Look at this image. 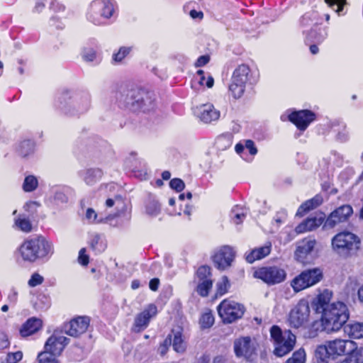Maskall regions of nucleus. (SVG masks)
Returning a JSON list of instances; mask_svg holds the SVG:
<instances>
[{
    "mask_svg": "<svg viewBox=\"0 0 363 363\" xmlns=\"http://www.w3.org/2000/svg\"><path fill=\"white\" fill-rule=\"evenodd\" d=\"M116 98L121 106L133 112H148L155 106L154 94L143 89H123Z\"/></svg>",
    "mask_w": 363,
    "mask_h": 363,
    "instance_id": "f257e3e1",
    "label": "nucleus"
},
{
    "mask_svg": "<svg viewBox=\"0 0 363 363\" xmlns=\"http://www.w3.org/2000/svg\"><path fill=\"white\" fill-rule=\"evenodd\" d=\"M116 98L121 106L133 112H148L155 106L154 94L143 89H123Z\"/></svg>",
    "mask_w": 363,
    "mask_h": 363,
    "instance_id": "f03ea898",
    "label": "nucleus"
},
{
    "mask_svg": "<svg viewBox=\"0 0 363 363\" xmlns=\"http://www.w3.org/2000/svg\"><path fill=\"white\" fill-rule=\"evenodd\" d=\"M356 349V342L352 340L336 339L318 345L315 350L317 363H334L338 357Z\"/></svg>",
    "mask_w": 363,
    "mask_h": 363,
    "instance_id": "7ed1b4c3",
    "label": "nucleus"
},
{
    "mask_svg": "<svg viewBox=\"0 0 363 363\" xmlns=\"http://www.w3.org/2000/svg\"><path fill=\"white\" fill-rule=\"evenodd\" d=\"M350 318V312L346 304L337 301L325 309L322 313L321 323L323 330L330 333L340 330Z\"/></svg>",
    "mask_w": 363,
    "mask_h": 363,
    "instance_id": "20e7f679",
    "label": "nucleus"
},
{
    "mask_svg": "<svg viewBox=\"0 0 363 363\" xmlns=\"http://www.w3.org/2000/svg\"><path fill=\"white\" fill-rule=\"evenodd\" d=\"M331 244L333 250L337 255L347 259L357 252L360 247V239L351 232L343 231L333 238Z\"/></svg>",
    "mask_w": 363,
    "mask_h": 363,
    "instance_id": "39448f33",
    "label": "nucleus"
},
{
    "mask_svg": "<svg viewBox=\"0 0 363 363\" xmlns=\"http://www.w3.org/2000/svg\"><path fill=\"white\" fill-rule=\"evenodd\" d=\"M271 339L274 345V354L283 357L289 353L294 347L296 337L289 330L282 331L277 325L270 328Z\"/></svg>",
    "mask_w": 363,
    "mask_h": 363,
    "instance_id": "423d86ee",
    "label": "nucleus"
},
{
    "mask_svg": "<svg viewBox=\"0 0 363 363\" xmlns=\"http://www.w3.org/2000/svg\"><path fill=\"white\" fill-rule=\"evenodd\" d=\"M323 277L320 268L308 269L295 277L291 281V286L294 291L298 292L318 284Z\"/></svg>",
    "mask_w": 363,
    "mask_h": 363,
    "instance_id": "0eeeda50",
    "label": "nucleus"
},
{
    "mask_svg": "<svg viewBox=\"0 0 363 363\" xmlns=\"http://www.w3.org/2000/svg\"><path fill=\"white\" fill-rule=\"evenodd\" d=\"M218 313L225 323H232L241 318L245 313L243 305L225 299L217 307Z\"/></svg>",
    "mask_w": 363,
    "mask_h": 363,
    "instance_id": "6e6552de",
    "label": "nucleus"
},
{
    "mask_svg": "<svg viewBox=\"0 0 363 363\" xmlns=\"http://www.w3.org/2000/svg\"><path fill=\"white\" fill-rule=\"evenodd\" d=\"M233 349L238 357L253 360L257 357V344L250 337H240L233 342Z\"/></svg>",
    "mask_w": 363,
    "mask_h": 363,
    "instance_id": "1a4fd4ad",
    "label": "nucleus"
},
{
    "mask_svg": "<svg viewBox=\"0 0 363 363\" xmlns=\"http://www.w3.org/2000/svg\"><path fill=\"white\" fill-rule=\"evenodd\" d=\"M310 315V307L306 301L301 300L290 311L289 323L294 328H299L306 325Z\"/></svg>",
    "mask_w": 363,
    "mask_h": 363,
    "instance_id": "9d476101",
    "label": "nucleus"
},
{
    "mask_svg": "<svg viewBox=\"0 0 363 363\" xmlns=\"http://www.w3.org/2000/svg\"><path fill=\"white\" fill-rule=\"evenodd\" d=\"M255 276L268 284H279L286 279V272L277 266L261 267L255 272Z\"/></svg>",
    "mask_w": 363,
    "mask_h": 363,
    "instance_id": "9b49d317",
    "label": "nucleus"
},
{
    "mask_svg": "<svg viewBox=\"0 0 363 363\" xmlns=\"http://www.w3.org/2000/svg\"><path fill=\"white\" fill-rule=\"evenodd\" d=\"M235 257V252L233 249L225 245L215 252L212 259L215 267L219 270H225L232 265Z\"/></svg>",
    "mask_w": 363,
    "mask_h": 363,
    "instance_id": "f8f14e48",
    "label": "nucleus"
},
{
    "mask_svg": "<svg viewBox=\"0 0 363 363\" xmlns=\"http://www.w3.org/2000/svg\"><path fill=\"white\" fill-rule=\"evenodd\" d=\"M353 210L350 205H342L328 216L323 224V228L331 229L335 228L337 224L345 222L351 216Z\"/></svg>",
    "mask_w": 363,
    "mask_h": 363,
    "instance_id": "ddd939ff",
    "label": "nucleus"
},
{
    "mask_svg": "<svg viewBox=\"0 0 363 363\" xmlns=\"http://www.w3.org/2000/svg\"><path fill=\"white\" fill-rule=\"evenodd\" d=\"M69 342V338L62 335L61 333L55 331L45 342V350L54 354L60 355Z\"/></svg>",
    "mask_w": 363,
    "mask_h": 363,
    "instance_id": "4468645a",
    "label": "nucleus"
},
{
    "mask_svg": "<svg viewBox=\"0 0 363 363\" xmlns=\"http://www.w3.org/2000/svg\"><path fill=\"white\" fill-rule=\"evenodd\" d=\"M89 322V318L86 316L75 318L64 325L65 333L69 336L77 337L86 331Z\"/></svg>",
    "mask_w": 363,
    "mask_h": 363,
    "instance_id": "2eb2a0df",
    "label": "nucleus"
},
{
    "mask_svg": "<svg viewBox=\"0 0 363 363\" xmlns=\"http://www.w3.org/2000/svg\"><path fill=\"white\" fill-rule=\"evenodd\" d=\"M316 240L311 238H306L297 242L296 250L295 251L296 259L301 262H307V258L312 253Z\"/></svg>",
    "mask_w": 363,
    "mask_h": 363,
    "instance_id": "dca6fc26",
    "label": "nucleus"
},
{
    "mask_svg": "<svg viewBox=\"0 0 363 363\" xmlns=\"http://www.w3.org/2000/svg\"><path fill=\"white\" fill-rule=\"evenodd\" d=\"M289 117V120L301 130H306L308 125L315 120L314 113L308 110L293 112Z\"/></svg>",
    "mask_w": 363,
    "mask_h": 363,
    "instance_id": "f3484780",
    "label": "nucleus"
},
{
    "mask_svg": "<svg viewBox=\"0 0 363 363\" xmlns=\"http://www.w3.org/2000/svg\"><path fill=\"white\" fill-rule=\"evenodd\" d=\"M196 114L206 123L216 121L220 117V112L212 104H203L196 108Z\"/></svg>",
    "mask_w": 363,
    "mask_h": 363,
    "instance_id": "a211bd4d",
    "label": "nucleus"
},
{
    "mask_svg": "<svg viewBox=\"0 0 363 363\" xmlns=\"http://www.w3.org/2000/svg\"><path fill=\"white\" fill-rule=\"evenodd\" d=\"M91 9L94 13L109 18L114 11L113 3L111 0H96L91 3Z\"/></svg>",
    "mask_w": 363,
    "mask_h": 363,
    "instance_id": "6ab92c4d",
    "label": "nucleus"
},
{
    "mask_svg": "<svg viewBox=\"0 0 363 363\" xmlns=\"http://www.w3.org/2000/svg\"><path fill=\"white\" fill-rule=\"evenodd\" d=\"M157 307L154 304H150L143 311L139 313L135 318L134 325L137 331L145 328L150 319L156 315Z\"/></svg>",
    "mask_w": 363,
    "mask_h": 363,
    "instance_id": "aec40b11",
    "label": "nucleus"
},
{
    "mask_svg": "<svg viewBox=\"0 0 363 363\" xmlns=\"http://www.w3.org/2000/svg\"><path fill=\"white\" fill-rule=\"evenodd\" d=\"M38 258H45L49 257L53 253V245L43 236H38L33 238Z\"/></svg>",
    "mask_w": 363,
    "mask_h": 363,
    "instance_id": "412c9836",
    "label": "nucleus"
},
{
    "mask_svg": "<svg viewBox=\"0 0 363 363\" xmlns=\"http://www.w3.org/2000/svg\"><path fill=\"white\" fill-rule=\"evenodd\" d=\"M325 221L324 214H320L318 216L308 218L303 220L301 223L296 227V232L297 233H303L306 231L313 230Z\"/></svg>",
    "mask_w": 363,
    "mask_h": 363,
    "instance_id": "4be33fe9",
    "label": "nucleus"
},
{
    "mask_svg": "<svg viewBox=\"0 0 363 363\" xmlns=\"http://www.w3.org/2000/svg\"><path fill=\"white\" fill-rule=\"evenodd\" d=\"M272 249L270 242L266 243L264 246L255 247L245 253V259L248 263H253L257 260L262 259L269 255Z\"/></svg>",
    "mask_w": 363,
    "mask_h": 363,
    "instance_id": "5701e85b",
    "label": "nucleus"
},
{
    "mask_svg": "<svg viewBox=\"0 0 363 363\" xmlns=\"http://www.w3.org/2000/svg\"><path fill=\"white\" fill-rule=\"evenodd\" d=\"M20 252L26 261L35 262L38 259L33 238L26 240L21 245Z\"/></svg>",
    "mask_w": 363,
    "mask_h": 363,
    "instance_id": "b1692460",
    "label": "nucleus"
},
{
    "mask_svg": "<svg viewBox=\"0 0 363 363\" xmlns=\"http://www.w3.org/2000/svg\"><path fill=\"white\" fill-rule=\"evenodd\" d=\"M42 327V321L36 318H29L21 327L20 333L22 337L31 335Z\"/></svg>",
    "mask_w": 363,
    "mask_h": 363,
    "instance_id": "393cba45",
    "label": "nucleus"
},
{
    "mask_svg": "<svg viewBox=\"0 0 363 363\" xmlns=\"http://www.w3.org/2000/svg\"><path fill=\"white\" fill-rule=\"evenodd\" d=\"M332 292L329 290H325L323 293L320 294L313 302L315 311L318 313H323L325 309L332 305L330 303L332 298Z\"/></svg>",
    "mask_w": 363,
    "mask_h": 363,
    "instance_id": "a878e982",
    "label": "nucleus"
},
{
    "mask_svg": "<svg viewBox=\"0 0 363 363\" xmlns=\"http://www.w3.org/2000/svg\"><path fill=\"white\" fill-rule=\"evenodd\" d=\"M323 201V198L320 195H316L311 199L307 200L299 206L296 216H303L306 212L319 206Z\"/></svg>",
    "mask_w": 363,
    "mask_h": 363,
    "instance_id": "bb28decb",
    "label": "nucleus"
},
{
    "mask_svg": "<svg viewBox=\"0 0 363 363\" xmlns=\"http://www.w3.org/2000/svg\"><path fill=\"white\" fill-rule=\"evenodd\" d=\"M250 69L246 65H239L233 72L231 79L246 84L249 80Z\"/></svg>",
    "mask_w": 363,
    "mask_h": 363,
    "instance_id": "cd10ccee",
    "label": "nucleus"
},
{
    "mask_svg": "<svg viewBox=\"0 0 363 363\" xmlns=\"http://www.w3.org/2000/svg\"><path fill=\"white\" fill-rule=\"evenodd\" d=\"M345 333L354 339L363 338V322H354L344 327Z\"/></svg>",
    "mask_w": 363,
    "mask_h": 363,
    "instance_id": "c85d7f7f",
    "label": "nucleus"
},
{
    "mask_svg": "<svg viewBox=\"0 0 363 363\" xmlns=\"http://www.w3.org/2000/svg\"><path fill=\"white\" fill-rule=\"evenodd\" d=\"M172 347L177 352H183L186 349L185 343L182 337L180 328L177 330H172Z\"/></svg>",
    "mask_w": 363,
    "mask_h": 363,
    "instance_id": "c756f323",
    "label": "nucleus"
},
{
    "mask_svg": "<svg viewBox=\"0 0 363 363\" xmlns=\"http://www.w3.org/2000/svg\"><path fill=\"white\" fill-rule=\"evenodd\" d=\"M348 356L340 363H363V347H357L347 353Z\"/></svg>",
    "mask_w": 363,
    "mask_h": 363,
    "instance_id": "7c9ffc66",
    "label": "nucleus"
},
{
    "mask_svg": "<svg viewBox=\"0 0 363 363\" xmlns=\"http://www.w3.org/2000/svg\"><path fill=\"white\" fill-rule=\"evenodd\" d=\"M89 245L91 248L97 253H101L105 250L106 244L104 242L101 235L94 233L91 235Z\"/></svg>",
    "mask_w": 363,
    "mask_h": 363,
    "instance_id": "2f4dec72",
    "label": "nucleus"
},
{
    "mask_svg": "<svg viewBox=\"0 0 363 363\" xmlns=\"http://www.w3.org/2000/svg\"><path fill=\"white\" fill-rule=\"evenodd\" d=\"M233 136L231 133H226L218 136L216 140V147L218 150L224 151L233 144Z\"/></svg>",
    "mask_w": 363,
    "mask_h": 363,
    "instance_id": "473e14b6",
    "label": "nucleus"
},
{
    "mask_svg": "<svg viewBox=\"0 0 363 363\" xmlns=\"http://www.w3.org/2000/svg\"><path fill=\"white\" fill-rule=\"evenodd\" d=\"M246 84L240 83L231 79L228 86V90L232 96L235 99H240L244 94Z\"/></svg>",
    "mask_w": 363,
    "mask_h": 363,
    "instance_id": "72a5a7b5",
    "label": "nucleus"
},
{
    "mask_svg": "<svg viewBox=\"0 0 363 363\" xmlns=\"http://www.w3.org/2000/svg\"><path fill=\"white\" fill-rule=\"evenodd\" d=\"M102 176V172L99 169H87L84 176V180L88 185L94 184Z\"/></svg>",
    "mask_w": 363,
    "mask_h": 363,
    "instance_id": "f704fd0d",
    "label": "nucleus"
},
{
    "mask_svg": "<svg viewBox=\"0 0 363 363\" xmlns=\"http://www.w3.org/2000/svg\"><path fill=\"white\" fill-rule=\"evenodd\" d=\"M212 286V280L199 281V284L196 287V291L200 296L206 297L208 295Z\"/></svg>",
    "mask_w": 363,
    "mask_h": 363,
    "instance_id": "c9c22d12",
    "label": "nucleus"
},
{
    "mask_svg": "<svg viewBox=\"0 0 363 363\" xmlns=\"http://www.w3.org/2000/svg\"><path fill=\"white\" fill-rule=\"evenodd\" d=\"M33 147L34 145L31 140H24L19 144L18 152L22 157H26L33 152Z\"/></svg>",
    "mask_w": 363,
    "mask_h": 363,
    "instance_id": "e433bc0d",
    "label": "nucleus"
},
{
    "mask_svg": "<svg viewBox=\"0 0 363 363\" xmlns=\"http://www.w3.org/2000/svg\"><path fill=\"white\" fill-rule=\"evenodd\" d=\"M38 185V179L33 175L27 176L23 184V189L26 192H31L34 191Z\"/></svg>",
    "mask_w": 363,
    "mask_h": 363,
    "instance_id": "4c0bfd02",
    "label": "nucleus"
},
{
    "mask_svg": "<svg viewBox=\"0 0 363 363\" xmlns=\"http://www.w3.org/2000/svg\"><path fill=\"white\" fill-rule=\"evenodd\" d=\"M23 357V353L20 351L9 352L4 357L1 358V363H17Z\"/></svg>",
    "mask_w": 363,
    "mask_h": 363,
    "instance_id": "58836bf2",
    "label": "nucleus"
},
{
    "mask_svg": "<svg viewBox=\"0 0 363 363\" xmlns=\"http://www.w3.org/2000/svg\"><path fill=\"white\" fill-rule=\"evenodd\" d=\"M56 355L57 354H54L45 350L38 354V362L39 363H59L58 360L55 357Z\"/></svg>",
    "mask_w": 363,
    "mask_h": 363,
    "instance_id": "ea45409f",
    "label": "nucleus"
},
{
    "mask_svg": "<svg viewBox=\"0 0 363 363\" xmlns=\"http://www.w3.org/2000/svg\"><path fill=\"white\" fill-rule=\"evenodd\" d=\"M306 352L302 348L296 350L293 353V355L289 358L286 363H305Z\"/></svg>",
    "mask_w": 363,
    "mask_h": 363,
    "instance_id": "a19ab883",
    "label": "nucleus"
},
{
    "mask_svg": "<svg viewBox=\"0 0 363 363\" xmlns=\"http://www.w3.org/2000/svg\"><path fill=\"white\" fill-rule=\"evenodd\" d=\"M146 211L150 216H157L160 211V205L154 199H150L147 203Z\"/></svg>",
    "mask_w": 363,
    "mask_h": 363,
    "instance_id": "79ce46f5",
    "label": "nucleus"
},
{
    "mask_svg": "<svg viewBox=\"0 0 363 363\" xmlns=\"http://www.w3.org/2000/svg\"><path fill=\"white\" fill-rule=\"evenodd\" d=\"M230 281L226 276L222 277L220 281L216 284L217 286V294L222 296L227 293L230 288Z\"/></svg>",
    "mask_w": 363,
    "mask_h": 363,
    "instance_id": "37998d69",
    "label": "nucleus"
},
{
    "mask_svg": "<svg viewBox=\"0 0 363 363\" xmlns=\"http://www.w3.org/2000/svg\"><path fill=\"white\" fill-rule=\"evenodd\" d=\"M211 268L208 266L203 265L201 266L196 272V277L199 281L203 280H211Z\"/></svg>",
    "mask_w": 363,
    "mask_h": 363,
    "instance_id": "c03bdc74",
    "label": "nucleus"
},
{
    "mask_svg": "<svg viewBox=\"0 0 363 363\" xmlns=\"http://www.w3.org/2000/svg\"><path fill=\"white\" fill-rule=\"evenodd\" d=\"M214 323V317L211 312H206L200 318V324L202 328H209Z\"/></svg>",
    "mask_w": 363,
    "mask_h": 363,
    "instance_id": "a18cd8bd",
    "label": "nucleus"
},
{
    "mask_svg": "<svg viewBox=\"0 0 363 363\" xmlns=\"http://www.w3.org/2000/svg\"><path fill=\"white\" fill-rule=\"evenodd\" d=\"M16 225L22 231L29 233L32 230V224L28 219L18 218L15 220Z\"/></svg>",
    "mask_w": 363,
    "mask_h": 363,
    "instance_id": "49530a36",
    "label": "nucleus"
},
{
    "mask_svg": "<svg viewBox=\"0 0 363 363\" xmlns=\"http://www.w3.org/2000/svg\"><path fill=\"white\" fill-rule=\"evenodd\" d=\"M325 1L339 14L343 10V7L346 4L345 0H325Z\"/></svg>",
    "mask_w": 363,
    "mask_h": 363,
    "instance_id": "de8ad7c7",
    "label": "nucleus"
},
{
    "mask_svg": "<svg viewBox=\"0 0 363 363\" xmlns=\"http://www.w3.org/2000/svg\"><path fill=\"white\" fill-rule=\"evenodd\" d=\"M130 48H121L117 53L113 54V60L116 62H121L123 59L130 52Z\"/></svg>",
    "mask_w": 363,
    "mask_h": 363,
    "instance_id": "09e8293b",
    "label": "nucleus"
},
{
    "mask_svg": "<svg viewBox=\"0 0 363 363\" xmlns=\"http://www.w3.org/2000/svg\"><path fill=\"white\" fill-rule=\"evenodd\" d=\"M169 186L177 192L182 191L185 187L184 182L181 179L178 178L172 179L169 182Z\"/></svg>",
    "mask_w": 363,
    "mask_h": 363,
    "instance_id": "8fccbe9b",
    "label": "nucleus"
},
{
    "mask_svg": "<svg viewBox=\"0 0 363 363\" xmlns=\"http://www.w3.org/2000/svg\"><path fill=\"white\" fill-rule=\"evenodd\" d=\"M98 215L93 208H89L86 212V218L91 223H100L102 219L97 220Z\"/></svg>",
    "mask_w": 363,
    "mask_h": 363,
    "instance_id": "3c124183",
    "label": "nucleus"
},
{
    "mask_svg": "<svg viewBox=\"0 0 363 363\" xmlns=\"http://www.w3.org/2000/svg\"><path fill=\"white\" fill-rule=\"evenodd\" d=\"M43 281V277L38 273H35L32 275L31 278L28 281V285L31 287H35L40 285Z\"/></svg>",
    "mask_w": 363,
    "mask_h": 363,
    "instance_id": "603ef678",
    "label": "nucleus"
},
{
    "mask_svg": "<svg viewBox=\"0 0 363 363\" xmlns=\"http://www.w3.org/2000/svg\"><path fill=\"white\" fill-rule=\"evenodd\" d=\"M54 200L57 203H64L67 202L68 198L62 191H57L54 195Z\"/></svg>",
    "mask_w": 363,
    "mask_h": 363,
    "instance_id": "864d4df0",
    "label": "nucleus"
},
{
    "mask_svg": "<svg viewBox=\"0 0 363 363\" xmlns=\"http://www.w3.org/2000/svg\"><path fill=\"white\" fill-rule=\"evenodd\" d=\"M83 58L86 61L91 62L96 58V52L93 49H86L84 50Z\"/></svg>",
    "mask_w": 363,
    "mask_h": 363,
    "instance_id": "5fc2aeb1",
    "label": "nucleus"
},
{
    "mask_svg": "<svg viewBox=\"0 0 363 363\" xmlns=\"http://www.w3.org/2000/svg\"><path fill=\"white\" fill-rule=\"evenodd\" d=\"M86 249L82 248L79 252V262L84 266H86L89 263V257L85 254Z\"/></svg>",
    "mask_w": 363,
    "mask_h": 363,
    "instance_id": "6e6d98bb",
    "label": "nucleus"
},
{
    "mask_svg": "<svg viewBox=\"0 0 363 363\" xmlns=\"http://www.w3.org/2000/svg\"><path fill=\"white\" fill-rule=\"evenodd\" d=\"M38 206L39 204L38 202L30 201L26 203L23 208L25 211L33 213L36 211V208Z\"/></svg>",
    "mask_w": 363,
    "mask_h": 363,
    "instance_id": "4d7b16f0",
    "label": "nucleus"
},
{
    "mask_svg": "<svg viewBox=\"0 0 363 363\" xmlns=\"http://www.w3.org/2000/svg\"><path fill=\"white\" fill-rule=\"evenodd\" d=\"M10 345L7 335L4 333H0V350L9 347Z\"/></svg>",
    "mask_w": 363,
    "mask_h": 363,
    "instance_id": "13d9d810",
    "label": "nucleus"
},
{
    "mask_svg": "<svg viewBox=\"0 0 363 363\" xmlns=\"http://www.w3.org/2000/svg\"><path fill=\"white\" fill-rule=\"evenodd\" d=\"M349 138L348 132L346 130V126H342V130H340L337 134V139L341 142H345Z\"/></svg>",
    "mask_w": 363,
    "mask_h": 363,
    "instance_id": "bf43d9fd",
    "label": "nucleus"
},
{
    "mask_svg": "<svg viewBox=\"0 0 363 363\" xmlns=\"http://www.w3.org/2000/svg\"><path fill=\"white\" fill-rule=\"evenodd\" d=\"M245 147H246L247 150H249V152L250 155H255L257 152V150L256 147L255 146V143L251 140H247L245 141Z\"/></svg>",
    "mask_w": 363,
    "mask_h": 363,
    "instance_id": "052dcab7",
    "label": "nucleus"
},
{
    "mask_svg": "<svg viewBox=\"0 0 363 363\" xmlns=\"http://www.w3.org/2000/svg\"><path fill=\"white\" fill-rule=\"evenodd\" d=\"M209 61V57L207 55H202L198 58L196 62V67H202L206 65Z\"/></svg>",
    "mask_w": 363,
    "mask_h": 363,
    "instance_id": "680f3d73",
    "label": "nucleus"
},
{
    "mask_svg": "<svg viewBox=\"0 0 363 363\" xmlns=\"http://www.w3.org/2000/svg\"><path fill=\"white\" fill-rule=\"evenodd\" d=\"M233 212H235V216L233 218V220L235 224H240L242 219L245 217V214L244 213H238L235 212V210H233Z\"/></svg>",
    "mask_w": 363,
    "mask_h": 363,
    "instance_id": "e2e57ef3",
    "label": "nucleus"
},
{
    "mask_svg": "<svg viewBox=\"0 0 363 363\" xmlns=\"http://www.w3.org/2000/svg\"><path fill=\"white\" fill-rule=\"evenodd\" d=\"M160 280L157 278L152 279L150 281L149 286L152 291H156L158 289Z\"/></svg>",
    "mask_w": 363,
    "mask_h": 363,
    "instance_id": "0e129e2a",
    "label": "nucleus"
},
{
    "mask_svg": "<svg viewBox=\"0 0 363 363\" xmlns=\"http://www.w3.org/2000/svg\"><path fill=\"white\" fill-rule=\"evenodd\" d=\"M10 302L16 303L18 298V292L15 289H12L8 296Z\"/></svg>",
    "mask_w": 363,
    "mask_h": 363,
    "instance_id": "69168bd1",
    "label": "nucleus"
},
{
    "mask_svg": "<svg viewBox=\"0 0 363 363\" xmlns=\"http://www.w3.org/2000/svg\"><path fill=\"white\" fill-rule=\"evenodd\" d=\"M328 36V32L327 30L325 28L323 31L320 30V33L318 36L315 37V42L317 43H321L323 42L326 37Z\"/></svg>",
    "mask_w": 363,
    "mask_h": 363,
    "instance_id": "338daca9",
    "label": "nucleus"
},
{
    "mask_svg": "<svg viewBox=\"0 0 363 363\" xmlns=\"http://www.w3.org/2000/svg\"><path fill=\"white\" fill-rule=\"evenodd\" d=\"M190 16L194 19H202L203 17V13L202 11H197L196 10H191L190 11Z\"/></svg>",
    "mask_w": 363,
    "mask_h": 363,
    "instance_id": "774afa93",
    "label": "nucleus"
}]
</instances>
